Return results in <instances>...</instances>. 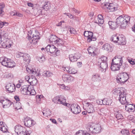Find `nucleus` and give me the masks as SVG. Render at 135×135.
Here are the masks:
<instances>
[{
	"mask_svg": "<svg viewBox=\"0 0 135 135\" xmlns=\"http://www.w3.org/2000/svg\"><path fill=\"white\" fill-rule=\"evenodd\" d=\"M86 128L89 133L86 131L79 130L76 133L75 135H90V133H98L101 130L100 125L95 123H90L87 124Z\"/></svg>",
	"mask_w": 135,
	"mask_h": 135,
	"instance_id": "obj_1",
	"label": "nucleus"
},
{
	"mask_svg": "<svg viewBox=\"0 0 135 135\" xmlns=\"http://www.w3.org/2000/svg\"><path fill=\"white\" fill-rule=\"evenodd\" d=\"M130 20V17L128 15H125L123 16L121 15L117 19L116 21L118 26L121 28H123L129 22Z\"/></svg>",
	"mask_w": 135,
	"mask_h": 135,
	"instance_id": "obj_2",
	"label": "nucleus"
},
{
	"mask_svg": "<svg viewBox=\"0 0 135 135\" xmlns=\"http://www.w3.org/2000/svg\"><path fill=\"white\" fill-rule=\"evenodd\" d=\"M0 61L2 65L8 68H12L15 66V63L13 60L6 57H1Z\"/></svg>",
	"mask_w": 135,
	"mask_h": 135,
	"instance_id": "obj_3",
	"label": "nucleus"
},
{
	"mask_svg": "<svg viewBox=\"0 0 135 135\" xmlns=\"http://www.w3.org/2000/svg\"><path fill=\"white\" fill-rule=\"evenodd\" d=\"M54 103L58 104H61L68 107L70 106V104L66 102V99L65 97L62 95H60L55 97L52 99Z\"/></svg>",
	"mask_w": 135,
	"mask_h": 135,
	"instance_id": "obj_4",
	"label": "nucleus"
},
{
	"mask_svg": "<svg viewBox=\"0 0 135 135\" xmlns=\"http://www.w3.org/2000/svg\"><path fill=\"white\" fill-rule=\"evenodd\" d=\"M15 131L18 135H30L31 131H28L20 125H17L15 127Z\"/></svg>",
	"mask_w": 135,
	"mask_h": 135,
	"instance_id": "obj_5",
	"label": "nucleus"
},
{
	"mask_svg": "<svg viewBox=\"0 0 135 135\" xmlns=\"http://www.w3.org/2000/svg\"><path fill=\"white\" fill-rule=\"evenodd\" d=\"M128 78L127 73L123 72L118 74L116 80L118 83L122 84L126 82L128 80Z\"/></svg>",
	"mask_w": 135,
	"mask_h": 135,
	"instance_id": "obj_6",
	"label": "nucleus"
},
{
	"mask_svg": "<svg viewBox=\"0 0 135 135\" xmlns=\"http://www.w3.org/2000/svg\"><path fill=\"white\" fill-rule=\"evenodd\" d=\"M28 35L26 38L30 41L29 42L31 44H36L40 38L38 35H36L35 34H33L31 32H29Z\"/></svg>",
	"mask_w": 135,
	"mask_h": 135,
	"instance_id": "obj_7",
	"label": "nucleus"
},
{
	"mask_svg": "<svg viewBox=\"0 0 135 135\" xmlns=\"http://www.w3.org/2000/svg\"><path fill=\"white\" fill-rule=\"evenodd\" d=\"M107 57L105 56H103L99 58L98 60V64L100 65V67L102 69V71L105 70L108 68V64L107 61Z\"/></svg>",
	"mask_w": 135,
	"mask_h": 135,
	"instance_id": "obj_8",
	"label": "nucleus"
},
{
	"mask_svg": "<svg viewBox=\"0 0 135 135\" xmlns=\"http://www.w3.org/2000/svg\"><path fill=\"white\" fill-rule=\"evenodd\" d=\"M83 104L84 109L88 113H91L94 112V106L90 103L84 101Z\"/></svg>",
	"mask_w": 135,
	"mask_h": 135,
	"instance_id": "obj_9",
	"label": "nucleus"
},
{
	"mask_svg": "<svg viewBox=\"0 0 135 135\" xmlns=\"http://www.w3.org/2000/svg\"><path fill=\"white\" fill-rule=\"evenodd\" d=\"M45 49L47 51L49 52L51 54H55L56 56H58L59 54L60 51L57 50V49L54 45H48L45 48Z\"/></svg>",
	"mask_w": 135,
	"mask_h": 135,
	"instance_id": "obj_10",
	"label": "nucleus"
},
{
	"mask_svg": "<svg viewBox=\"0 0 135 135\" xmlns=\"http://www.w3.org/2000/svg\"><path fill=\"white\" fill-rule=\"evenodd\" d=\"M16 56L18 58L22 57L23 60L28 63L30 62V55L28 54L19 52L16 54Z\"/></svg>",
	"mask_w": 135,
	"mask_h": 135,
	"instance_id": "obj_11",
	"label": "nucleus"
},
{
	"mask_svg": "<svg viewBox=\"0 0 135 135\" xmlns=\"http://www.w3.org/2000/svg\"><path fill=\"white\" fill-rule=\"evenodd\" d=\"M84 35L86 37L88 42H90L91 41H95L96 40V37L93 36V33L91 32L85 31Z\"/></svg>",
	"mask_w": 135,
	"mask_h": 135,
	"instance_id": "obj_12",
	"label": "nucleus"
},
{
	"mask_svg": "<svg viewBox=\"0 0 135 135\" xmlns=\"http://www.w3.org/2000/svg\"><path fill=\"white\" fill-rule=\"evenodd\" d=\"M105 9H106V11L108 12H113L117 9V8H116L113 3H107L104 5Z\"/></svg>",
	"mask_w": 135,
	"mask_h": 135,
	"instance_id": "obj_13",
	"label": "nucleus"
},
{
	"mask_svg": "<svg viewBox=\"0 0 135 135\" xmlns=\"http://www.w3.org/2000/svg\"><path fill=\"white\" fill-rule=\"evenodd\" d=\"M126 91L124 93H122L121 94H119L118 97V100L122 104H126L128 103V101L127 100L126 95Z\"/></svg>",
	"mask_w": 135,
	"mask_h": 135,
	"instance_id": "obj_14",
	"label": "nucleus"
},
{
	"mask_svg": "<svg viewBox=\"0 0 135 135\" xmlns=\"http://www.w3.org/2000/svg\"><path fill=\"white\" fill-rule=\"evenodd\" d=\"M62 79L64 82L69 83L73 81L74 78L69 75L65 74L62 76Z\"/></svg>",
	"mask_w": 135,
	"mask_h": 135,
	"instance_id": "obj_15",
	"label": "nucleus"
},
{
	"mask_svg": "<svg viewBox=\"0 0 135 135\" xmlns=\"http://www.w3.org/2000/svg\"><path fill=\"white\" fill-rule=\"evenodd\" d=\"M81 56L80 54L78 53H76L74 54H71L69 55V58L71 62H74L77 61V59L80 58Z\"/></svg>",
	"mask_w": 135,
	"mask_h": 135,
	"instance_id": "obj_16",
	"label": "nucleus"
},
{
	"mask_svg": "<svg viewBox=\"0 0 135 135\" xmlns=\"http://www.w3.org/2000/svg\"><path fill=\"white\" fill-rule=\"evenodd\" d=\"M71 112L75 114L79 113L81 111L80 107L75 104L71 105Z\"/></svg>",
	"mask_w": 135,
	"mask_h": 135,
	"instance_id": "obj_17",
	"label": "nucleus"
},
{
	"mask_svg": "<svg viewBox=\"0 0 135 135\" xmlns=\"http://www.w3.org/2000/svg\"><path fill=\"white\" fill-rule=\"evenodd\" d=\"M33 122L34 121L29 117H27L25 119V125L28 127H30L33 125L34 124Z\"/></svg>",
	"mask_w": 135,
	"mask_h": 135,
	"instance_id": "obj_18",
	"label": "nucleus"
},
{
	"mask_svg": "<svg viewBox=\"0 0 135 135\" xmlns=\"http://www.w3.org/2000/svg\"><path fill=\"white\" fill-rule=\"evenodd\" d=\"M122 61L121 57L120 56H116L112 59V63L117 65H121Z\"/></svg>",
	"mask_w": 135,
	"mask_h": 135,
	"instance_id": "obj_19",
	"label": "nucleus"
},
{
	"mask_svg": "<svg viewBox=\"0 0 135 135\" xmlns=\"http://www.w3.org/2000/svg\"><path fill=\"white\" fill-rule=\"evenodd\" d=\"M125 110L129 112H133L135 111V105L127 104L125 106Z\"/></svg>",
	"mask_w": 135,
	"mask_h": 135,
	"instance_id": "obj_20",
	"label": "nucleus"
},
{
	"mask_svg": "<svg viewBox=\"0 0 135 135\" xmlns=\"http://www.w3.org/2000/svg\"><path fill=\"white\" fill-rule=\"evenodd\" d=\"M6 89L10 93H12L15 91L16 87L15 85L10 83L7 84L6 87Z\"/></svg>",
	"mask_w": 135,
	"mask_h": 135,
	"instance_id": "obj_21",
	"label": "nucleus"
},
{
	"mask_svg": "<svg viewBox=\"0 0 135 135\" xmlns=\"http://www.w3.org/2000/svg\"><path fill=\"white\" fill-rule=\"evenodd\" d=\"M0 102L3 105V107H8L11 105V103L10 100L6 99H1Z\"/></svg>",
	"mask_w": 135,
	"mask_h": 135,
	"instance_id": "obj_22",
	"label": "nucleus"
},
{
	"mask_svg": "<svg viewBox=\"0 0 135 135\" xmlns=\"http://www.w3.org/2000/svg\"><path fill=\"white\" fill-rule=\"evenodd\" d=\"M113 46L111 44H106L103 45L102 49L108 52H111L113 49Z\"/></svg>",
	"mask_w": 135,
	"mask_h": 135,
	"instance_id": "obj_23",
	"label": "nucleus"
},
{
	"mask_svg": "<svg viewBox=\"0 0 135 135\" xmlns=\"http://www.w3.org/2000/svg\"><path fill=\"white\" fill-rule=\"evenodd\" d=\"M113 93L114 94H121L122 93H123L126 91L124 88L121 87L114 89L113 90Z\"/></svg>",
	"mask_w": 135,
	"mask_h": 135,
	"instance_id": "obj_24",
	"label": "nucleus"
},
{
	"mask_svg": "<svg viewBox=\"0 0 135 135\" xmlns=\"http://www.w3.org/2000/svg\"><path fill=\"white\" fill-rule=\"evenodd\" d=\"M49 40L50 42L52 43L53 44H57L59 40L57 39L56 36L54 35H52L50 36Z\"/></svg>",
	"mask_w": 135,
	"mask_h": 135,
	"instance_id": "obj_25",
	"label": "nucleus"
},
{
	"mask_svg": "<svg viewBox=\"0 0 135 135\" xmlns=\"http://www.w3.org/2000/svg\"><path fill=\"white\" fill-rule=\"evenodd\" d=\"M65 69L68 73L69 74H75L77 72V70L72 67H66L65 68Z\"/></svg>",
	"mask_w": 135,
	"mask_h": 135,
	"instance_id": "obj_26",
	"label": "nucleus"
},
{
	"mask_svg": "<svg viewBox=\"0 0 135 135\" xmlns=\"http://www.w3.org/2000/svg\"><path fill=\"white\" fill-rule=\"evenodd\" d=\"M7 127V126L3 124V122H0V130L3 133L6 132L8 131Z\"/></svg>",
	"mask_w": 135,
	"mask_h": 135,
	"instance_id": "obj_27",
	"label": "nucleus"
},
{
	"mask_svg": "<svg viewBox=\"0 0 135 135\" xmlns=\"http://www.w3.org/2000/svg\"><path fill=\"white\" fill-rule=\"evenodd\" d=\"M30 72L31 73L32 76H33V77L35 76H39L40 75L39 74V71L38 70L34 68H32L30 70Z\"/></svg>",
	"mask_w": 135,
	"mask_h": 135,
	"instance_id": "obj_28",
	"label": "nucleus"
},
{
	"mask_svg": "<svg viewBox=\"0 0 135 135\" xmlns=\"http://www.w3.org/2000/svg\"><path fill=\"white\" fill-rule=\"evenodd\" d=\"M117 43H118L119 45H120L125 44L126 43L125 38L119 35L117 40Z\"/></svg>",
	"mask_w": 135,
	"mask_h": 135,
	"instance_id": "obj_29",
	"label": "nucleus"
},
{
	"mask_svg": "<svg viewBox=\"0 0 135 135\" xmlns=\"http://www.w3.org/2000/svg\"><path fill=\"white\" fill-rule=\"evenodd\" d=\"M108 24L110 28L113 30L115 29L118 26V25L117 22H115L112 21H109L108 22Z\"/></svg>",
	"mask_w": 135,
	"mask_h": 135,
	"instance_id": "obj_30",
	"label": "nucleus"
},
{
	"mask_svg": "<svg viewBox=\"0 0 135 135\" xmlns=\"http://www.w3.org/2000/svg\"><path fill=\"white\" fill-rule=\"evenodd\" d=\"M120 66L119 65L112 63L110 69L112 71H117L119 69Z\"/></svg>",
	"mask_w": 135,
	"mask_h": 135,
	"instance_id": "obj_31",
	"label": "nucleus"
},
{
	"mask_svg": "<svg viewBox=\"0 0 135 135\" xmlns=\"http://www.w3.org/2000/svg\"><path fill=\"white\" fill-rule=\"evenodd\" d=\"M29 90V87H27L26 86L23 87L20 89L21 93L24 95H28V92Z\"/></svg>",
	"mask_w": 135,
	"mask_h": 135,
	"instance_id": "obj_32",
	"label": "nucleus"
},
{
	"mask_svg": "<svg viewBox=\"0 0 135 135\" xmlns=\"http://www.w3.org/2000/svg\"><path fill=\"white\" fill-rule=\"evenodd\" d=\"M4 42H5L7 45V48H8L10 47L12 45L13 42L9 39L6 38L4 40Z\"/></svg>",
	"mask_w": 135,
	"mask_h": 135,
	"instance_id": "obj_33",
	"label": "nucleus"
},
{
	"mask_svg": "<svg viewBox=\"0 0 135 135\" xmlns=\"http://www.w3.org/2000/svg\"><path fill=\"white\" fill-rule=\"evenodd\" d=\"M42 113L43 115L46 117L50 115L51 114L50 109L48 108L44 109Z\"/></svg>",
	"mask_w": 135,
	"mask_h": 135,
	"instance_id": "obj_34",
	"label": "nucleus"
},
{
	"mask_svg": "<svg viewBox=\"0 0 135 135\" xmlns=\"http://www.w3.org/2000/svg\"><path fill=\"white\" fill-rule=\"evenodd\" d=\"M104 105H110L112 102V99L110 98H105L103 100Z\"/></svg>",
	"mask_w": 135,
	"mask_h": 135,
	"instance_id": "obj_35",
	"label": "nucleus"
},
{
	"mask_svg": "<svg viewBox=\"0 0 135 135\" xmlns=\"http://www.w3.org/2000/svg\"><path fill=\"white\" fill-rule=\"evenodd\" d=\"M122 112L121 110H118L115 112V115L118 119L122 118L123 117L121 114Z\"/></svg>",
	"mask_w": 135,
	"mask_h": 135,
	"instance_id": "obj_36",
	"label": "nucleus"
},
{
	"mask_svg": "<svg viewBox=\"0 0 135 135\" xmlns=\"http://www.w3.org/2000/svg\"><path fill=\"white\" fill-rule=\"evenodd\" d=\"M119 36L117 34H115L113 35L111 37L110 40L115 43H117V40H118Z\"/></svg>",
	"mask_w": 135,
	"mask_h": 135,
	"instance_id": "obj_37",
	"label": "nucleus"
},
{
	"mask_svg": "<svg viewBox=\"0 0 135 135\" xmlns=\"http://www.w3.org/2000/svg\"><path fill=\"white\" fill-rule=\"evenodd\" d=\"M98 22H97L96 23L100 24H103L104 22L103 16L101 15H99L98 16Z\"/></svg>",
	"mask_w": 135,
	"mask_h": 135,
	"instance_id": "obj_38",
	"label": "nucleus"
},
{
	"mask_svg": "<svg viewBox=\"0 0 135 135\" xmlns=\"http://www.w3.org/2000/svg\"><path fill=\"white\" fill-rule=\"evenodd\" d=\"M5 6L4 4L3 3H0V15L1 16H2L4 14V12L3 9Z\"/></svg>",
	"mask_w": 135,
	"mask_h": 135,
	"instance_id": "obj_39",
	"label": "nucleus"
},
{
	"mask_svg": "<svg viewBox=\"0 0 135 135\" xmlns=\"http://www.w3.org/2000/svg\"><path fill=\"white\" fill-rule=\"evenodd\" d=\"M100 75L98 74H96L93 75L92 78L93 81H95L100 80Z\"/></svg>",
	"mask_w": 135,
	"mask_h": 135,
	"instance_id": "obj_40",
	"label": "nucleus"
},
{
	"mask_svg": "<svg viewBox=\"0 0 135 135\" xmlns=\"http://www.w3.org/2000/svg\"><path fill=\"white\" fill-rule=\"evenodd\" d=\"M43 74L44 76L47 77H49L52 75V73L48 71H44L43 73Z\"/></svg>",
	"mask_w": 135,
	"mask_h": 135,
	"instance_id": "obj_41",
	"label": "nucleus"
},
{
	"mask_svg": "<svg viewBox=\"0 0 135 135\" xmlns=\"http://www.w3.org/2000/svg\"><path fill=\"white\" fill-rule=\"evenodd\" d=\"M88 50L89 53L91 54V55L94 56V55H95L94 50L91 47H89L88 48Z\"/></svg>",
	"mask_w": 135,
	"mask_h": 135,
	"instance_id": "obj_42",
	"label": "nucleus"
},
{
	"mask_svg": "<svg viewBox=\"0 0 135 135\" xmlns=\"http://www.w3.org/2000/svg\"><path fill=\"white\" fill-rule=\"evenodd\" d=\"M37 84V80L36 78L35 77H33V80L32 81H31L30 85L32 86H34L36 85Z\"/></svg>",
	"mask_w": 135,
	"mask_h": 135,
	"instance_id": "obj_43",
	"label": "nucleus"
},
{
	"mask_svg": "<svg viewBox=\"0 0 135 135\" xmlns=\"http://www.w3.org/2000/svg\"><path fill=\"white\" fill-rule=\"evenodd\" d=\"M100 111L101 113L104 114L107 113L108 111V109L107 107H105L100 109Z\"/></svg>",
	"mask_w": 135,
	"mask_h": 135,
	"instance_id": "obj_44",
	"label": "nucleus"
},
{
	"mask_svg": "<svg viewBox=\"0 0 135 135\" xmlns=\"http://www.w3.org/2000/svg\"><path fill=\"white\" fill-rule=\"evenodd\" d=\"M121 132L123 135H129V131L126 129H123Z\"/></svg>",
	"mask_w": 135,
	"mask_h": 135,
	"instance_id": "obj_45",
	"label": "nucleus"
},
{
	"mask_svg": "<svg viewBox=\"0 0 135 135\" xmlns=\"http://www.w3.org/2000/svg\"><path fill=\"white\" fill-rule=\"evenodd\" d=\"M28 95H33L35 94L36 92L34 90L29 89V91L28 92Z\"/></svg>",
	"mask_w": 135,
	"mask_h": 135,
	"instance_id": "obj_46",
	"label": "nucleus"
},
{
	"mask_svg": "<svg viewBox=\"0 0 135 135\" xmlns=\"http://www.w3.org/2000/svg\"><path fill=\"white\" fill-rule=\"evenodd\" d=\"M8 23L6 22H0V27L1 28H2L4 26H7Z\"/></svg>",
	"mask_w": 135,
	"mask_h": 135,
	"instance_id": "obj_47",
	"label": "nucleus"
},
{
	"mask_svg": "<svg viewBox=\"0 0 135 135\" xmlns=\"http://www.w3.org/2000/svg\"><path fill=\"white\" fill-rule=\"evenodd\" d=\"M69 31L71 34H75L76 33V31L75 29L73 28H71Z\"/></svg>",
	"mask_w": 135,
	"mask_h": 135,
	"instance_id": "obj_48",
	"label": "nucleus"
},
{
	"mask_svg": "<svg viewBox=\"0 0 135 135\" xmlns=\"http://www.w3.org/2000/svg\"><path fill=\"white\" fill-rule=\"evenodd\" d=\"M7 45H6L5 42H4V40L2 43L0 44V47L3 48H7Z\"/></svg>",
	"mask_w": 135,
	"mask_h": 135,
	"instance_id": "obj_49",
	"label": "nucleus"
},
{
	"mask_svg": "<svg viewBox=\"0 0 135 135\" xmlns=\"http://www.w3.org/2000/svg\"><path fill=\"white\" fill-rule=\"evenodd\" d=\"M12 15L13 16L16 15L20 17H21L23 16L22 14L18 12H16L15 13H14L13 14L12 13Z\"/></svg>",
	"mask_w": 135,
	"mask_h": 135,
	"instance_id": "obj_50",
	"label": "nucleus"
},
{
	"mask_svg": "<svg viewBox=\"0 0 135 135\" xmlns=\"http://www.w3.org/2000/svg\"><path fill=\"white\" fill-rule=\"evenodd\" d=\"M97 103L98 104L102 105V104H103L104 105L103 100L102 99H98L97 100Z\"/></svg>",
	"mask_w": 135,
	"mask_h": 135,
	"instance_id": "obj_51",
	"label": "nucleus"
},
{
	"mask_svg": "<svg viewBox=\"0 0 135 135\" xmlns=\"http://www.w3.org/2000/svg\"><path fill=\"white\" fill-rule=\"evenodd\" d=\"M38 60L40 62H42L45 60V58L44 57H39L38 58Z\"/></svg>",
	"mask_w": 135,
	"mask_h": 135,
	"instance_id": "obj_52",
	"label": "nucleus"
},
{
	"mask_svg": "<svg viewBox=\"0 0 135 135\" xmlns=\"http://www.w3.org/2000/svg\"><path fill=\"white\" fill-rule=\"evenodd\" d=\"M128 62L131 64L134 65L135 64V59H132L128 60Z\"/></svg>",
	"mask_w": 135,
	"mask_h": 135,
	"instance_id": "obj_53",
	"label": "nucleus"
},
{
	"mask_svg": "<svg viewBox=\"0 0 135 135\" xmlns=\"http://www.w3.org/2000/svg\"><path fill=\"white\" fill-rule=\"evenodd\" d=\"M15 99L17 101H19L20 100L19 97L17 96H15Z\"/></svg>",
	"mask_w": 135,
	"mask_h": 135,
	"instance_id": "obj_54",
	"label": "nucleus"
},
{
	"mask_svg": "<svg viewBox=\"0 0 135 135\" xmlns=\"http://www.w3.org/2000/svg\"><path fill=\"white\" fill-rule=\"evenodd\" d=\"M73 10L75 13H80V12H79V11L75 9V8H73Z\"/></svg>",
	"mask_w": 135,
	"mask_h": 135,
	"instance_id": "obj_55",
	"label": "nucleus"
},
{
	"mask_svg": "<svg viewBox=\"0 0 135 135\" xmlns=\"http://www.w3.org/2000/svg\"><path fill=\"white\" fill-rule=\"evenodd\" d=\"M89 99L90 100H93L95 99V97L93 96H91L89 97Z\"/></svg>",
	"mask_w": 135,
	"mask_h": 135,
	"instance_id": "obj_56",
	"label": "nucleus"
},
{
	"mask_svg": "<svg viewBox=\"0 0 135 135\" xmlns=\"http://www.w3.org/2000/svg\"><path fill=\"white\" fill-rule=\"evenodd\" d=\"M30 78L28 76H25V80L26 81H28V80H29L30 79Z\"/></svg>",
	"mask_w": 135,
	"mask_h": 135,
	"instance_id": "obj_57",
	"label": "nucleus"
},
{
	"mask_svg": "<svg viewBox=\"0 0 135 135\" xmlns=\"http://www.w3.org/2000/svg\"><path fill=\"white\" fill-rule=\"evenodd\" d=\"M65 86L64 84H60V88L62 89H64Z\"/></svg>",
	"mask_w": 135,
	"mask_h": 135,
	"instance_id": "obj_58",
	"label": "nucleus"
},
{
	"mask_svg": "<svg viewBox=\"0 0 135 135\" xmlns=\"http://www.w3.org/2000/svg\"><path fill=\"white\" fill-rule=\"evenodd\" d=\"M64 89L65 90H69L70 89V88L68 86H65Z\"/></svg>",
	"mask_w": 135,
	"mask_h": 135,
	"instance_id": "obj_59",
	"label": "nucleus"
},
{
	"mask_svg": "<svg viewBox=\"0 0 135 135\" xmlns=\"http://www.w3.org/2000/svg\"><path fill=\"white\" fill-rule=\"evenodd\" d=\"M82 64V63L81 62H79L77 63L78 66L79 67H81Z\"/></svg>",
	"mask_w": 135,
	"mask_h": 135,
	"instance_id": "obj_60",
	"label": "nucleus"
},
{
	"mask_svg": "<svg viewBox=\"0 0 135 135\" xmlns=\"http://www.w3.org/2000/svg\"><path fill=\"white\" fill-rule=\"evenodd\" d=\"M51 120H52L51 121L53 123L55 124H56V121L55 119H51Z\"/></svg>",
	"mask_w": 135,
	"mask_h": 135,
	"instance_id": "obj_61",
	"label": "nucleus"
},
{
	"mask_svg": "<svg viewBox=\"0 0 135 135\" xmlns=\"http://www.w3.org/2000/svg\"><path fill=\"white\" fill-rule=\"evenodd\" d=\"M67 15L71 18L73 17V16L70 13L67 14Z\"/></svg>",
	"mask_w": 135,
	"mask_h": 135,
	"instance_id": "obj_62",
	"label": "nucleus"
},
{
	"mask_svg": "<svg viewBox=\"0 0 135 135\" xmlns=\"http://www.w3.org/2000/svg\"><path fill=\"white\" fill-rule=\"evenodd\" d=\"M21 86V85L20 84H17L16 85V87L17 88H20Z\"/></svg>",
	"mask_w": 135,
	"mask_h": 135,
	"instance_id": "obj_63",
	"label": "nucleus"
},
{
	"mask_svg": "<svg viewBox=\"0 0 135 135\" xmlns=\"http://www.w3.org/2000/svg\"><path fill=\"white\" fill-rule=\"evenodd\" d=\"M132 30L135 33V24L134 25V27H132Z\"/></svg>",
	"mask_w": 135,
	"mask_h": 135,
	"instance_id": "obj_64",
	"label": "nucleus"
}]
</instances>
